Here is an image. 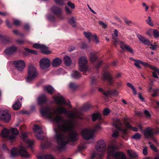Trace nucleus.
I'll use <instances>...</instances> for the list:
<instances>
[{"instance_id":"nucleus-1","label":"nucleus","mask_w":159,"mask_h":159,"mask_svg":"<svg viewBox=\"0 0 159 159\" xmlns=\"http://www.w3.org/2000/svg\"><path fill=\"white\" fill-rule=\"evenodd\" d=\"M92 120L93 122L98 120V123L95 125L94 128L92 130L84 129L82 131V135L83 138L86 140H89L93 138L95 133L101 129L100 125L103 122L101 114L98 112L93 113L92 116Z\"/></svg>"},{"instance_id":"nucleus-2","label":"nucleus","mask_w":159,"mask_h":159,"mask_svg":"<svg viewBox=\"0 0 159 159\" xmlns=\"http://www.w3.org/2000/svg\"><path fill=\"white\" fill-rule=\"evenodd\" d=\"M73 122L68 121L67 123L63 124L62 126L59 125L62 131L64 133L68 132L67 139L69 141L75 142L78 139V134L77 132L73 129Z\"/></svg>"},{"instance_id":"nucleus-3","label":"nucleus","mask_w":159,"mask_h":159,"mask_svg":"<svg viewBox=\"0 0 159 159\" xmlns=\"http://www.w3.org/2000/svg\"><path fill=\"white\" fill-rule=\"evenodd\" d=\"M56 111V110L54 112H53L50 107H43L41 110V113L43 116L49 119H52L57 124H59L61 121H63V120L61 116H55V114H58L55 113Z\"/></svg>"},{"instance_id":"nucleus-4","label":"nucleus","mask_w":159,"mask_h":159,"mask_svg":"<svg viewBox=\"0 0 159 159\" xmlns=\"http://www.w3.org/2000/svg\"><path fill=\"white\" fill-rule=\"evenodd\" d=\"M117 147L114 145L108 146L107 149L108 156L107 159H111V157H113L116 159H126L125 154L122 152H115Z\"/></svg>"},{"instance_id":"nucleus-5","label":"nucleus","mask_w":159,"mask_h":159,"mask_svg":"<svg viewBox=\"0 0 159 159\" xmlns=\"http://www.w3.org/2000/svg\"><path fill=\"white\" fill-rule=\"evenodd\" d=\"M54 130L55 132V138L58 144L60 145V148L62 149L68 142L64 141L63 133L60 129L58 128H55Z\"/></svg>"},{"instance_id":"nucleus-6","label":"nucleus","mask_w":159,"mask_h":159,"mask_svg":"<svg viewBox=\"0 0 159 159\" xmlns=\"http://www.w3.org/2000/svg\"><path fill=\"white\" fill-rule=\"evenodd\" d=\"M39 75L36 68L32 65H29L28 68V74L26 81L30 82L34 80Z\"/></svg>"},{"instance_id":"nucleus-7","label":"nucleus","mask_w":159,"mask_h":159,"mask_svg":"<svg viewBox=\"0 0 159 159\" xmlns=\"http://www.w3.org/2000/svg\"><path fill=\"white\" fill-rule=\"evenodd\" d=\"M11 157L18 156L20 155L23 157L27 158L30 156V155L27 151L23 148H21L18 151L16 148H14L11 149Z\"/></svg>"},{"instance_id":"nucleus-8","label":"nucleus","mask_w":159,"mask_h":159,"mask_svg":"<svg viewBox=\"0 0 159 159\" xmlns=\"http://www.w3.org/2000/svg\"><path fill=\"white\" fill-rule=\"evenodd\" d=\"M159 133V129L158 128L156 127L152 128L150 127H147L144 132L145 137L147 138H152L154 134H157Z\"/></svg>"},{"instance_id":"nucleus-9","label":"nucleus","mask_w":159,"mask_h":159,"mask_svg":"<svg viewBox=\"0 0 159 159\" xmlns=\"http://www.w3.org/2000/svg\"><path fill=\"white\" fill-rule=\"evenodd\" d=\"M13 65L17 70L21 72L23 71L25 66V63L22 60H17L13 62Z\"/></svg>"},{"instance_id":"nucleus-10","label":"nucleus","mask_w":159,"mask_h":159,"mask_svg":"<svg viewBox=\"0 0 159 159\" xmlns=\"http://www.w3.org/2000/svg\"><path fill=\"white\" fill-rule=\"evenodd\" d=\"M33 47L36 49H40L41 52L44 54L48 55L51 52L50 51L48 50V48L44 45L35 43L33 45Z\"/></svg>"},{"instance_id":"nucleus-11","label":"nucleus","mask_w":159,"mask_h":159,"mask_svg":"<svg viewBox=\"0 0 159 159\" xmlns=\"http://www.w3.org/2000/svg\"><path fill=\"white\" fill-rule=\"evenodd\" d=\"M113 39L115 41V44L120 43V47L123 50H126L127 52H129L130 53H133V49L129 45H125L123 41H118L116 38L113 37Z\"/></svg>"},{"instance_id":"nucleus-12","label":"nucleus","mask_w":159,"mask_h":159,"mask_svg":"<svg viewBox=\"0 0 159 159\" xmlns=\"http://www.w3.org/2000/svg\"><path fill=\"white\" fill-rule=\"evenodd\" d=\"M87 62L86 57H82L79 59V70L81 71H86L87 67L86 64Z\"/></svg>"},{"instance_id":"nucleus-13","label":"nucleus","mask_w":159,"mask_h":159,"mask_svg":"<svg viewBox=\"0 0 159 159\" xmlns=\"http://www.w3.org/2000/svg\"><path fill=\"white\" fill-rule=\"evenodd\" d=\"M11 119V115L6 110L0 111V119L5 123L8 122Z\"/></svg>"},{"instance_id":"nucleus-14","label":"nucleus","mask_w":159,"mask_h":159,"mask_svg":"<svg viewBox=\"0 0 159 159\" xmlns=\"http://www.w3.org/2000/svg\"><path fill=\"white\" fill-rule=\"evenodd\" d=\"M20 137L21 139H22L24 141L27 143L28 147L30 148L32 151L34 145L33 141L27 139V135L25 133L22 132L20 135Z\"/></svg>"},{"instance_id":"nucleus-15","label":"nucleus","mask_w":159,"mask_h":159,"mask_svg":"<svg viewBox=\"0 0 159 159\" xmlns=\"http://www.w3.org/2000/svg\"><path fill=\"white\" fill-rule=\"evenodd\" d=\"M55 113L58 114H68L69 116L70 117L73 118L75 116L74 114L71 111L68 112L67 109L62 107H59L56 110Z\"/></svg>"},{"instance_id":"nucleus-16","label":"nucleus","mask_w":159,"mask_h":159,"mask_svg":"<svg viewBox=\"0 0 159 159\" xmlns=\"http://www.w3.org/2000/svg\"><path fill=\"white\" fill-rule=\"evenodd\" d=\"M33 129L37 133L36 134V136L37 138L39 140H43L44 139V137L43 136L41 135L43 133V132L42 130V128L39 125H35L33 127Z\"/></svg>"},{"instance_id":"nucleus-17","label":"nucleus","mask_w":159,"mask_h":159,"mask_svg":"<svg viewBox=\"0 0 159 159\" xmlns=\"http://www.w3.org/2000/svg\"><path fill=\"white\" fill-rule=\"evenodd\" d=\"M90 59L91 61L92 62H96L97 64L95 67L97 70H98L100 67V66L102 63V61H98V57L94 53H91L90 54Z\"/></svg>"},{"instance_id":"nucleus-18","label":"nucleus","mask_w":159,"mask_h":159,"mask_svg":"<svg viewBox=\"0 0 159 159\" xmlns=\"http://www.w3.org/2000/svg\"><path fill=\"white\" fill-rule=\"evenodd\" d=\"M96 148L98 151L104 152L106 149V145L103 140H100L98 141Z\"/></svg>"},{"instance_id":"nucleus-19","label":"nucleus","mask_w":159,"mask_h":159,"mask_svg":"<svg viewBox=\"0 0 159 159\" xmlns=\"http://www.w3.org/2000/svg\"><path fill=\"white\" fill-rule=\"evenodd\" d=\"M40 65L42 68L43 69H47L50 66V60L47 58H43L40 61Z\"/></svg>"},{"instance_id":"nucleus-20","label":"nucleus","mask_w":159,"mask_h":159,"mask_svg":"<svg viewBox=\"0 0 159 159\" xmlns=\"http://www.w3.org/2000/svg\"><path fill=\"white\" fill-rule=\"evenodd\" d=\"M37 101L38 105L41 107L40 110V111L43 107H48L43 105V104L46 103L47 101L46 97L44 94H42L39 97L37 98Z\"/></svg>"},{"instance_id":"nucleus-21","label":"nucleus","mask_w":159,"mask_h":159,"mask_svg":"<svg viewBox=\"0 0 159 159\" xmlns=\"http://www.w3.org/2000/svg\"><path fill=\"white\" fill-rule=\"evenodd\" d=\"M51 10L52 12L57 15L58 18H61V15L62 14V11L60 8L56 6H54L51 7Z\"/></svg>"},{"instance_id":"nucleus-22","label":"nucleus","mask_w":159,"mask_h":159,"mask_svg":"<svg viewBox=\"0 0 159 159\" xmlns=\"http://www.w3.org/2000/svg\"><path fill=\"white\" fill-rule=\"evenodd\" d=\"M103 80H106L110 85H112L113 84L112 76L107 72H104L102 75Z\"/></svg>"},{"instance_id":"nucleus-23","label":"nucleus","mask_w":159,"mask_h":159,"mask_svg":"<svg viewBox=\"0 0 159 159\" xmlns=\"http://www.w3.org/2000/svg\"><path fill=\"white\" fill-rule=\"evenodd\" d=\"M98 90L101 92H102L103 94L106 97H108L110 95L117 96L118 94V92L116 89L113 90H108L107 92L104 91L103 89L100 88L98 89Z\"/></svg>"},{"instance_id":"nucleus-24","label":"nucleus","mask_w":159,"mask_h":159,"mask_svg":"<svg viewBox=\"0 0 159 159\" xmlns=\"http://www.w3.org/2000/svg\"><path fill=\"white\" fill-rule=\"evenodd\" d=\"M55 100L58 104H65L68 106L69 109H71L72 107L70 103H68L66 102L62 96H58V97L56 98H55Z\"/></svg>"},{"instance_id":"nucleus-25","label":"nucleus","mask_w":159,"mask_h":159,"mask_svg":"<svg viewBox=\"0 0 159 159\" xmlns=\"http://www.w3.org/2000/svg\"><path fill=\"white\" fill-rule=\"evenodd\" d=\"M84 34L85 37L89 40V42H90L91 40L94 39L97 43H99V41L96 35H93L90 33L85 32H84Z\"/></svg>"},{"instance_id":"nucleus-26","label":"nucleus","mask_w":159,"mask_h":159,"mask_svg":"<svg viewBox=\"0 0 159 159\" xmlns=\"http://www.w3.org/2000/svg\"><path fill=\"white\" fill-rule=\"evenodd\" d=\"M141 64L143 65L145 67H148L149 68L150 65L146 62H144L139 60H137L134 63V65L135 66L140 69H142L141 66L140 65Z\"/></svg>"},{"instance_id":"nucleus-27","label":"nucleus","mask_w":159,"mask_h":159,"mask_svg":"<svg viewBox=\"0 0 159 159\" xmlns=\"http://www.w3.org/2000/svg\"><path fill=\"white\" fill-rule=\"evenodd\" d=\"M113 125L118 130L121 131H124L125 132V130H124L121 128V126L122 124L120 120L116 118L114 120Z\"/></svg>"},{"instance_id":"nucleus-28","label":"nucleus","mask_w":159,"mask_h":159,"mask_svg":"<svg viewBox=\"0 0 159 159\" xmlns=\"http://www.w3.org/2000/svg\"><path fill=\"white\" fill-rule=\"evenodd\" d=\"M17 49L15 46H12L6 48L4 51V52L6 55H11L15 52Z\"/></svg>"},{"instance_id":"nucleus-29","label":"nucleus","mask_w":159,"mask_h":159,"mask_svg":"<svg viewBox=\"0 0 159 159\" xmlns=\"http://www.w3.org/2000/svg\"><path fill=\"white\" fill-rule=\"evenodd\" d=\"M137 37L139 40L142 42L144 44L149 46L150 44V41L147 39L145 37L142 36L141 35L138 34L137 35Z\"/></svg>"},{"instance_id":"nucleus-30","label":"nucleus","mask_w":159,"mask_h":159,"mask_svg":"<svg viewBox=\"0 0 159 159\" xmlns=\"http://www.w3.org/2000/svg\"><path fill=\"white\" fill-rule=\"evenodd\" d=\"M36 157L38 159H54V157L51 154L37 155Z\"/></svg>"},{"instance_id":"nucleus-31","label":"nucleus","mask_w":159,"mask_h":159,"mask_svg":"<svg viewBox=\"0 0 159 159\" xmlns=\"http://www.w3.org/2000/svg\"><path fill=\"white\" fill-rule=\"evenodd\" d=\"M103 156V153H102L94 152L91 155L90 159H102Z\"/></svg>"},{"instance_id":"nucleus-32","label":"nucleus","mask_w":159,"mask_h":159,"mask_svg":"<svg viewBox=\"0 0 159 159\" xmlns=\"http://www.w3.org/2000/svg\"><path fill=\"white\" fill-rule=\"evenodd\" d=\"M62 62L61 60L58 58L56 57L53 59L52 65L53 67H56L59 66Z\"/></svg>"},{"instance_id":"nucleus-33","label":"nucleus","mask_w":159,"mask_h":159,"mask_svg":"<svg viewBox=\"0 0 159 159\" xmlns=\"http://www.w3.org/2000/svg\"><path fill=\"white\" fill-rule=\"evenodd\" d=\"M10 132L8 129L4 128L2 129L1 132V136L2 137L7 138Z\"/></svg>"},{"instance_id":"nucleus-34","label":"nucleus","mask_w":159,"mask_h":159,"mask_svg":"<svg viewBox=\"0 0 159 159\" xmlns=\"http://www.w3.org/2000/svg\"><path fill=\"white\" fill-rule=\"evenodd\" d=\"M21 104L20 103L19 98H18L16 102L12 105V107L15 110H17L20 109Z\"/></svg>"},{"instance_id":"nucleus-35","label":"nucleus","mask_w":159,"mask_h":159,"mask_svg":"<svg viewBox=\"0 0 159 159\" xmlns=\"http://www.w3.org/2000/svg\"><path fill=\"white\" fill-rule=\"evenodd\" d=\"M81 75L79 71L77 70H73L71 75V77L75 79H78L81 77Z\"/></svg>"},{"instance_id":"nucleus-36","label":"nucleus","mask_w":159,"mask_h":159,"mask_svg":"<svg viewBox=\"0 0 159 159\" xmlns=\"http://www.w3.org/2000/svg\"><path fill=\"white\" fill-rule=\"evenodd\" d=\"M63 61L65 64L67 66L71 65V60L70 58L68 56H65L64 57Z\"/></svg>"},{"instance_id":"nucleus-37","label":"nucleus","mask_w":159,"mask_h":159,"mask_svg":"<svg viewBox=\"0 0 159 159\" xmlns=\"http://www.w3.org/2000/svg\"><path fill=\"white\" fill-rule=\"evenodd\" d=\"M44 90L47 91L50 94H52L54 91V88L51 86L48 85L44 87Z\"/></svg>"},{"instance_id":"nucleus-38","label":"nucleus","mask_w":159,"mask_h":159,"mask_svg":"<svg viewBox=\"0 0 159 159\" xmlns=\"http://www.w3.org/2000/svg\"><path fill=\"white\" fill-rule=\"evenodd\" d=\"M125 125L128 129L137 132L138 130V129L137 127L132 126L129 122L126 123Z\"/></svg>"},{"instance_id":"nucleus-39","label":"nucleus","mask_w":159,"mask_h":159,"mask_svg":"<svg viewBox=\"0 0 159 159\" xmlns=\"http://www.w3.org/2000/svg\"><path fill=\"white\" fill-rule=\"evenodd\" d=\"M0 39L4 43H7L10 42L9 38L8 37L5 36L0 34Z\"/></svg>"},{"instance_id":"nucleus-40","label":"nucleus","mask_w":159,"mask_h":159,"mask_svg":"<svg viewBox=\"0 0 159 159\" xmlns=\"http://www.w3.org/2000/svg\"><path fill=\"white\" fill-rule=\"evenodd\" d=\"M127 153L129 157H131L136 158L137 157V154L133 151H130L129 150H127Z\"/></svg>"},{"instance_id":"nucleus-41","label":"nucleus","mask_w":159,"mask_h":159,"mask_svg":"<svg viewBox=\"0 0 159 159\" xmlns=\"http://www.w3.org/2000/svg\"><path fill=\"white\" fill-rule=\"evenodd\" d=\"M68 22L73 27L75 28L76 26V25L75 24V21L74 17L69 18Z\"/></svg>"},{"instance_id":"nucleus-42","label":"nucleus","mask_w":159,"mask_h":159,"mask_svg":"<svg viewBox=\"0 0 159 159\" xmlns=\"http://www.w3.org/2000/svg\"><path fill=\"white\" fill-rule=\"evenodd\" d=\"M141 137V135L139 133H135L134 135L131 136V138L135 140H139Z\"/></svg>"},{"instance_id":"nucleus-43","label":"nucleus","mask_w":159,"mask_h":159,"mask_svg":"<svg viewBox=\"0 0 159 159\" xmlns=\"http://www.w3.org/2000/svg\"><path fill=\"white\" fill-rule=\"evenodd\" d=\"M91 107V105L88 103L84 104L83 107L81 108V111H86L89 110Z\"/></svg>"},{"instance_id":"nucleus-44","label":"nucleus","mask_w":159,"mask_h":159,"mask_svg":"<svg viewBox=\"0 0 159 159\" xmlns=\"http://www.w3.org/2000/svg\"><path fill=\"white\" fill-rule=\"evenodd\" d=\"M48 19L51 21L55 22L56 21V19L54 16L52 14H49L47 16Z\"/></svg>"},{"instance_id":"nucleus-45","label":"nucleus","mask_w":159,"mask_h":159,"mask_svg":"<svg viewBox=\"0 0 159 159\" xmlns=\"http://www.w3.org/2000/svg\"><path fill=\"white\" fill-rule=\"evenodd\" d=\"M51 146V143L48 140H46L45 141L44 144L43 145H42V147L43 148H45L50 147Z\"/></svg>"},{"instance_id":"nucleus-46","label":"nucleus","mask_w":159,"mask_h":159,"mask_svg":"<svg viewBox=\"0 0 159 159\" xmlns=\"http://www.w3.org/2000/svg\"><path fill=\"white\" fill-rule=\"evenodd\" d=\"M127 86L131 88L133 91V93L134 95L137 94V91L135 88L134 87L133 85L131 84L128 83L127 84Z\"/></svg>"},{"instance_id":"nucleus-47","label":"nucleus","mask_w":159,"mask_h":159,"mask_svg":"<svg viewBox=\"0 0 159 159\" xmlns=\"http://www.w3.org/2000/svg\"><path fill=\"white\" fill-rule=\"evenodd\" d=\"M69 87L70 88L73 90H75L77 88L78 86L75 83L71 82L70 84Z\"/></svg>"},{"instance_id":"nucleus-48","label":"nucleus","mask_w":159,"mask_h":159,"mask_svg":"<svg viewBox=\"0 0 159 159\" xmlns=\"http://www.w3.org/2000/svg\"><path fill=\"white\" fill-rule=\"evenodd\" d=\"M91 84L93 86H95L97 84L96 79L94 76H93L91 78Z\"/></svg>"},{"instance_id":"nucleus-49","label":"nucleus","mask_w":159,"mask_h":159,"mask_svg":"<svg viewBox=\"0 0 159 159\" xmlns=\"http://www.w3.org/2000/svg\"><path fill=\"white\" fill-rule=\"evenodd\" d=\"M16 136L13 134H11L10 135H8V136L7 137V138L11 142H12L14 141L15 139L16 138Z\"/></svg>"},{"instance_id":"nucleus-50","label":"nucleus","mask_w":159,"mask_h":159,"mask_svg":"<svg viewBox=\"0 0 159 159\" xmlns=\"http://www.w3.org/2000/svg\"><path fill=\"white\" fill-rule=\"evenodd\" d=\"M25 50L26 51L30 53H32L34 54H36L37 53L34 50H31L29 48H25Z\"/></svg>"},{"instance_id":"nucleus-51","label":"nucleus","mask_w":159,"mask_h":159,"mask_svg":"<svg viewBox=\"0 0 159 159\" xmlns=\"http://www.w3.org/2000/svg\"><path fill=\"white\" fill-rule=\"evenodd\" d=\"M55 2L61 6H63L64 4V0H54Z\"/></svg>"},{"instance_id":"nucleus-52","label":"nucleus","mask_w":159,"mask_h":159,"mask_svg":"<svg viewBox=\"0 0 159 159\" xmlns=\"http://www.w3.org/2000/svg\"><path fill=\"white\" fill-rule=\"evenodd\" d=\"M149 68L154 71L157 72L158 75H159V69L158 68L153 66L151 65H150Z\"/></svg>"},{"instance_id":"nucleus-53","label":"nucleus","mask_w":159,"mask_h":159,"mask_svg":"<svg viewBox=\"0 0 159 159\" xmlns=\"http://www.w3.org/2000/svg\"><path fill=\"white\" fill-rule=\"evenodd\" d=\"M110 112V110L108 108H105L104 109L103 115L104 116H107Z\"/></svg>"},{"instance_id":"nucleus-54","label":"nucleus","mask_w":159,"mask_h":159,"mask_svg":"<svg viewBox=\"0 0 159 159\" xmlns=\"http://www.w3.org/2000/svg\"><path fill=\"white\" fill-rule=\"evenodd\" d=\"M153 33L155 38H157L159 36V32L157 30H153Z\"/></svg>"},{"instance_id":"nucleus-55","label":"nucleus","mask_w":159,"mask_h":159,"mask_svg":"<svg viewBox=\"0 0 159 159\" xmlns=\"http://www.w3.org/2000/svg\"><path fill=\"white\" fill-rule=\"evenodd\" d=\"M65 11L67 15H70L72 13V11L67 7L66 6L65 7Z\"/></svg>"},{"instance_id":"nucleus-56","label":"nucleus","mask_w":159,"mask_h":159,"mask_svg":"<svg viewBox=\"0 0 159 159\" xmlns=\"http://www.w3.org/2000/svg\"><path fill=\"white\" fill-rule=\"evenodd\" d=\"M12 133L15 135H17L19 134V131L16 128H13L11 130Z\"/></svg>"},{"instance_id":"nucleus-57","label":"nucleus","mask_w":159,"mask_h":159,"mask_svg":"<svg viewBox=\"0 0 159 159\" xmlns=\"http://www.w3.org/2000/svg\"><path fill=\"white\" fill-rule=\"evenodd\" d=\"M151 19L150 16H148V19L146 20V21L147 24L151 26H153V25L152 23H151Z\"/></svg>"},{"instance_id":"nucleus-58","label":"nucleus","mask_w":159,"mask_h":159,"mask_svg":"<svg viewBox=\"0 0 159 159\" xmlns=\"http://www.w3.org/2000/svg\"><path fill=\"white\" fill-rule=\"evenodd\" d=\"M67 5L70 7L71 9H73L75 8V4L70 2L69 1L67 3Z\"/></svg>"},{"instance_id":"nucleus-59","label":"nucleus","mask_w":159,"mask_h":159,"mask_svg":"<svg viewBox=\"0 0 159 159\" xmlns=\"http://www.w3.org/2000/svg\"><path fill=\"white\" fill-rule=\"evenodd\" d=\"M159 90L158 89H154L153 93L152 94V96L153 97H155L158 95V92Z\"/></svg>"},{"instance_id":"nucleus-60","label":"nucleus","mask_w":159,"mask_h":159,"mask_svg":"<svg viewBox=\"0 0 159 159\" xmlns=\"http://www.w3.org/2000/svg\"><path fill=\"white\" fill-rule=\"evenodd\" d=\"M99 24L104 29H105L107 27V25L102 21H99Z\"/></svg>"},{"instance_id":"nucleus-61","label":"nucleus","mask_w":159,"mask_h":159,"mask_svg":"<svg viewBox=\"0 0 159 159\" xmlns=\"http://www.w3.org/2000/svg\"><path fill=\"white\" fill-rule=\"evenodd\" d=\"M119 135V132L117 130H114L112 134V136L114 138H116Z\"/></svg>"},{"instance_id":"nucleus-62","label":"nucleus","mask_w":159,"mask_h":159,"mask_svg":"<svg viewBox=\"0 0 159 159\" xmlns=\"http://www.w3.org/2000/svg\"><path fill=\"white\" fill-rule=\"evenodd\" d=\"M124 20L125 23L128 25H130L132 23L131 21L127 20L126 18H124Z\"/></svg>"},{"instance_id":"nucleus-63","label":"nucleus","mask_w":159,"mask_h":159,"mask_svg":"<svg viewBox=\"0 0 159 159\" xmlns=\"http://www.w3.org/2000/svg\"><path fill=\"white\" fill-rule=\"evenodd\" d=\"M138 96L139 98L141 101L144 102L145 101V99L143 97H142L141 93H139Z\"/></svg>"},{"instance_id":"nucleus-64","label":"nucleus","mask_w":159,"mask_h":159,"mask_svg":"<svg viewBox=\"0 0 159 159\" xmlns=\"http://www.w3.org/2000/svg\"><path fill=\"white\" fill-rule=\"evenodd\" d=\"M142 6L143 7L145 8V11H147L149 8V7L146 5V4L145 3H143Z\"/></svg>"}]
</instances>
